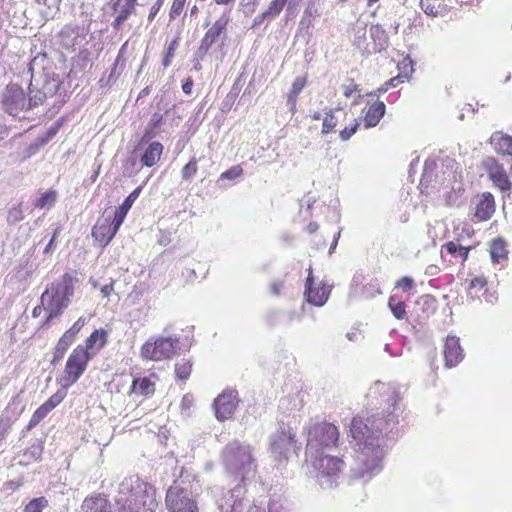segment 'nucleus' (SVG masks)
I'll use <instances>...</instances> for the list:
<instances>
[{"label": "nucleus", "instance_id": "ea45409f", "mask_svg": "<svg viewBox=\"0 0 512 512\" xmlns=\"http://www.w3.org/2000/svg\"><path fill=\"white\" fill-rule=\"evenodd\" d=\"M66 390L67 389H59L56 393H54L52 396H50L48 398L47 401H45L44 403L51 409L53 410L54 408H56L66 397Z\"/></svg>", "mask_w": 512, "mask_h": 512}, {"label": "nucleus", "instance_id": "5fc2aeb1", "mask_svg": "<svg viewBox=\"0 0 512 512\" xmlns=\"http://www.w3.org/2000/svg\"><path fill=\"white\" fill-rule=\"evenodd\" d=\"M284 287H285V283L284 281H276V282H273L271 285H270V292L275 295V296H279L282 294L283 290H284Z\"/></svg>", "mask_w": 512, "mask_h": 512}, {"label": "nucleus", "instance_id": "e433bc0d", "mask_svg": "<svg viewBox=\"0 0 512 512\" xmlns=\"http://www.w3.org/2000/svg\"><path fill=\"white\" fill-rule=\"evenodd\" d=\"M198 171V161L192 157L190 161L181 169L182 179L185 181L191 180Z\"/></svg>", "mask_w": 512, "mask_h": 512}, {"label": "nucleus", "instance_id": "f704fd0d", "mask_svg": "<svg viewBox=\"0 0 512 512\" xmlns=\"http://www.w3.org/2000/svg\"><path fill=\"white\" fill-rule=\"evenodd\" d=\"M46 507H48V500L41 496L29 501L24 507L23 512H42Z\"/></svg>", "mask_w": 512, "mask_h": 512}, {"label": "nucleus", "instance_id": "393cba45", "mask_svg": "<svg viewBox=\"0 0 512 512\" xmlns=\"http://www.w3.org/2000/svg\"><path fill=\"white\" fill-rule=\"evenodd\" d=\"M443 249L452 256L460 257L462 262L467 261L472 246H462L457 241H448L443 245Z\"/></svg>", "mask_w": 512, "mask_h": 512}, {"label": "nucleus", "instance_id": "dca6fc26", "mask_svg": "<svg viewBox=\"0 0 512 512\" xmlns=\"http://www.w3.org/2000/svg\"><path fill=\"white\" fill-rule=\"evenodd\" d=\"M159 377L156 373H151L149 376L135 377L132 380L129 394L143 398H150L156 392V383Z\"/></svg>", "mask_w": 512, "mask_h": 512}, {"label": "nucleus", "instance_id": "bf43d9fd", "mask_svg": "<svg viewBox=\"0 0 512 512\" xmlns=\"http://www.w3.org/2000/svg\"><path fill=\"white\" fill-rule=\"evenodd\" d=\"M59 233H60V229L59 228L55 229L51 240L49 241L47 246L44 248V253L45 254L49 253L53 249L54 243H55L56 238H57Z\"/></svg>", "mask_w": 512, "mask_h": 512}, {"label": "nucleus", "instance_id": "13d9d810", "mask_svg": "<svg viewBox=\"0 0 512 512\" xmlns=\"http://www.w3.org/2000/svg\"><path fill=\"white\" fill-rule=\"evenodd\" d=\"M194 82L192 78L188 77L182 84V90L185 94L190 95L192 93Z\"/></svg>", "mask_w": 512, "mask_h": 512}, {"label": "nucleus", "instance_id": "a19ab883", "mask_svg": "<svg viewBox=\"0 0 512 512\" xmlns=\"http://www.w3.org/2000/svg\"><path fill=\"white\" fill-rule=\"evenodd\" d=\"M128 212L129 210L121 205L115 210L113 220L110 222L117 231L123 224Z\"/></svg>", "mask_w": 512, "mask_h": 512}, {"label": "nucleus", "instance_id": "a211bd4d", "mask_svg": "<svg viewBox=\"0 0 512 512\" xmlns=\"http://www.w3.org/2000/svg\"><path fill=\"white\" fill-rule=\"evenodd\" d=\"M118 231L109 219H99L92 228V236L102 246H107Z\"/></svg>", "mask_w": 512, "mask_h": 512}, {"label": "nucleus", "instance_id": "412c9836", "mask_svg": "<svg viewBox=\"0 0 512 512\" xmlns=\"http://www.w3.org/2000/svg\"><path fill=\"white\" fill-rule=\"evenodd\" d=\"M455 0H420L422 10L431 16H442L452 7Z\"/></svg>", "mask_w": 512, "mask_h": 512}, {"label": "nucleus", "instance_id": "4d7b16f0", "mask_svg": "<svg viewBox=\"0 0 512 512\" xmlns=\"http://www.w3.org/2000/svg\"><path fill=\"white\" fill-rule=\"evenodd\" d=\"M9 428H10L9 420L4 421L3 419H0V443L5 439Z\"/></svg>", "mask_w": 512, "mask_h": 512}, {"label": "nucleus", "instance_id": "39448f33", "mask_svg": "<svg viewBox=\"0 0 512 512\" xmlns=\"http://www.w3.org/2000/svg\"><path fill=\"white\" fill-rule=\"evenodd\" d=\"M222 457L226 466L235 471H241L247 465H251L254 462L251 446L243 445L237 440H234L225 446L222 452Z\"/></svg>", "mask_w": 512, "mask_h": 512}, {"label": "nucleus", "instance_id": "c03bdc74", "mask_svg": "<svg viewBox=\"0 0 512 512\" xmlns=\"http://www.w3.org/2000/svg\"><path fill=\"white\" fill-rule=\"evenodd\" d=\"M359 91V85L354 81V79H348L347 83L342 85V92L346 98L352 97Z\"/></svg>", "mask_w": 512, "mask_h": 512}, {"label": "nucleus", "instance_id": "79ce46f5", "mask_svg": "<svg viewBox=\"0 0 512 512\" xmlns=\"http://www.w3.org/2000/svg\"><path fill=\"white\" fill-rule=\"evenodd\" d=\"M288 0H272L266 9L271 18H275L282 12Z\"/></svg>", "mask_w": 512, "mask_h": 512}, {"label": "nucleus", "instance_id": "6e6552de", "mask_svg": "<svg viewBox=\"0 0 512 512\" xmlns=\"http://www.w3.org/2000/svg\"><path fill=\"white\" fill-rule=\"evenodd\" d=\"M177 343L169 337H160L154 341H147L141 347L143 359L162 361L170 359L176 353Z\"/></svg>", "mask_w": 512, "mask_h": 512}, {"label": "nucleus", "instance_id": "6e6d98bb", "mask_svg": "<svg viewBox=\"0 0 512 512\" xmlns=\"http://www.w3.org/2000/svg\"><path fill=\"white\" fill-rule=\"evenodd\" d=\"M270 17V14L267 13V11H263L261 13H259L253 20V23H252V28H256L258 26H260L265 20L266 18Z\"/></svg>", "mask_w": 512, "mask_h": 512}, {"label": "nucleus", "instance_id": "680f3d73", "mask_svg": "<svg viewBox=\"0 0 512 512\" xmlns=\"http://www.w3.org/2000/svg\"><path fill=\"white\" fill-rule=\"evenodd\" d=\"M44 304H45V303H42V302H41V304H40V305H37L36 307H34V308H33V310H32V316H33V317H38V316H40V315H41V313H42V311H43V309H44V307H43V306H44Z\"/></svg>", "mask_w": 512, "mask_h": 512}, {"label": "nucleus", "instance_id": "4c0bfd02", "mask_svg": "<svg viewBox=\"0 0 512 512\" xmlns=\"http://www.w3.org/2000/svg\"><path fill=\"white\" fill-rule=\"evenodd\" d=\"M178 45H179V38L176 37L167 46L166 53H165V55L163 57V61H162V64L165 68L169 67L172 64V61L175 56V51H176Z\"/></svg>", "mask_w": 512, "mask_h": 512}, {"label": "nucleus", "instance_id": "bb28decb", "mask_svg": "<svg viewBox=\"0 0 512 512\" xmlns=\"http://www.w3.org/2000/svg\"><path fill=\"white\" fill-rule=\"evenodd\" d=\"M307 83L306 77H297L294 82L292 83V87L287 95V102L291 107V111L294 112L296 109V102L298 95L303 90Z\"/></svg>", "mask_w": 512, "mask_h": 512}, {"label": "nucleus", "instance_id": "09e8293b", "mask_svg": "<svg viewBox=\"0 0 512 512\" xmlns=\"http://www.w3.org/2000/svg\"><path fill=\"white\" fill-rule=\"evenodd\" d=\"M408 79L407 75H397L388 81L385 82L382 88H380V91H387L389 88L397 87L399 84L404 83L405 80Z\"/></svg>", "mask_w": 512, "mask_h": 512}, {"label": "nucleus", "instance_id": "69168bd1", "mask_svg": "<svg viewBox=\"0 0 512 512\" xmlns=\"http://www.w3.org/2000/svg\"><path fill=\"white\" fill-rule=\"evenodd\" d=\"M126 19L127 18L124 17L123 15L118 14L117 17L115 18V20L113 21V26L119 27Z\"/></svg>", "mask_w": 512, "mask_h": 512}, {"label": "nucleus", "instance_id": "aec40b11", "mask_svg": "<svg viewBox=\"0 0 512 512\" xmlns=\"http://www.w3.org/2000/svg\"><path fill=\"white\" fill-rule=\"evenodd\" d=\"M386 106L384 102L377 100L371 103L364 114V126L365 128L375 127L385 114Z\"/></svg>", "mask_w": 512, "mask_h": 512}, {"label": "nucleus", "instance_id": "ddd939ff", "mask_svg": "<svg viewBox=\"0 0 512 512\" xmlns=\"http://www.w3.org/2000/svg\"><path fill=\"white\" fill-rule=\"evenodd\" d=\"M496 211L495 198L491 192H482L476 196L474 222L489 220Z\"/></svg>", "mask_w": 512, "mask_h": 512}, {"label": "nucleus", "instance_id": "1a4fd4ad", "mask_svg": "<svg viewBox=\"0 0 512 512\" xmlns=\"http://www.w3.org/2000/svg\"><path fill=\"white\" fill-rule=\"evenodd\" d=\"M332 288L333 285L327 281H315L312 267H309L304 290L305 300L309 304L317 307L323 306L328 301Z\"/></svg>", "mask_w": 512, "mask_h": 512}, {"label": "nucleus", "instance_id": "0e129e2a", "mask_svg": "<svg viewBox=\"0 0 512 512\" xmlns=\"http://www.w3.org/2000/svg\"><path fill=\"white\" fill-rule=\"evenodd\" d=\"M319 226L316 222H310L307 227H306V230L312 234V233H315L317 230H318Z\"/></svg>", "mask_w": 512, "mask_h": 512}, {"label": "nucleus", "instance_id": "423d86ee", "mask_svg": "<svg viewBox=\"0 0 512 512\" xmlns=\"http://www.w3.org/2000/svg\"><path fill=\"white\" fill-rule=\"evenodd\" d=\"M339 439L338 428L328 422L313 425L308 432L307 446L316 450L335 446Z\"/></svg>", "mask_w": 512, "mask_h": 512}, {"label": "nucleus", "instance_id": "4468645a", "mask_svg": "<svg viewBox=\"0 0 512 512\" xmlns=\"http://www.w3.org/2000/svg\"><path fill=\"white\" fill-rule=\"evenodd\" d=\"M109 332L104 328L95 329L85 339L84 344L77 345L82 348L88 357L93 359L108 343Z\"/></svg>", "mask_w": 512, "mask_h": 512}, {"label": "nucleus", "instance_id": "f8f14e48", "mask_svg": "<svg viewBox=\"0 0 512 512\" xmlns=\"http://www.w3.org/2000/svg\"><path fill=\"white\" fill-rule=\"evenodd\" d=\"M236 390H224L213 402L215 416L219 421H225L232 417L238 406Z\"/></svg>", "mask_w": 512, "mask_h": 512}, {"label": "nucleus", "instance_id": "20e7f679", "mask_svg": "<svg viewBox=\"0 0 512 512\" xmlns=\"http://www.w3.org/2000/svg\"><path fill=\"white\" fill-rule=\"evenodd\" d=\"M269 449L276 461L281 464L286 463L288 461V453L291 450L296 452L298 449L297 440L292 428L282 424L271 437Z\"/></svg>", "mask_w": 512, "mask_h": 512}, {"label": "nucleus", "instance_id": "c756f323", "mask_svg": "<svg viewBox=\"0 0 512 512\" xmlns=\"http://www.w3.org/2000/svg\"><path fill=\"white\" fill-rule=\"evenodd\" d=\"M490 255L494 263H499L507 258L506 243L502 238H496L490 245Z\"/></svg>", "mask_w": 512, "mask_h": 512}, {"label": "nucleus", "instance_id": "cd10ccee", "mask_svg": "<svg viewBox=\"0 0 512 512\" xmlns=\"http://www.w3.org/2000/svg\"><path fill=\"white\" fill-rule=\"evenodd\" d=\"M84 505L91 512H111V505L108 500L98 496H92L84 500Z\"/></svg>", "mask_w": 512, "mask_h": 512}, {"label": "nucleus", "instance_id": "864d4df0", "mask_svg": "<svg viewBox=\"0 0 512 512\" xmlns=\"http://www.w3.org/2000/svg\"><path fill=\"white\" fill-rule=\"evenodd\" d=\"M163 3H164V0H156V2L152 5V7L150 9V12H149V15H148V20L149 21H153L154 20V18L158 14L159 10L163 6Z\"/></svg>", "mask_w": 512, "mask_h": 512}, {"label": "nucleus", "instance_id": "a18cd8bd", "mask_svg": "<svg viewBox=\"0 0 512 512\" xmlns=\"http://www.w3.org/2000/svg\"><path fill=\"white\" fill-rule=\"evenodd\" d=\"M24 218L22 207H12L7 214V221L10 224L21 221Z\"/></svg>", "mask_w": 512, "mask_h": 512}, {"label": "nucleus", "instance_id": "473e14b6", "mask_svg": "<svg viewBox=\"0 0 512 512\" xmlns=\"http://www.w3.org/2000/svg\"><path fill=\"white\" fill-rule=\"evenodd\" d=\"M51 411L52 410L45 403H43L32 414L28 423V428L37 426Z\"/></svg>", "mask_w": 512, "mask_h": 512}, {"label": "nucleus", "instance_id": "c9c22d12", "mask_svg": "<svg viewBox=\"0 0 512 512\" xmlns=\"http://www.w3.org/2000/svg\"><path fill=\"white\" fill-rule=\"evenodd\" d=\"M360 121L357 118L352 119L348 125L339 131V137L342 141L349 140L358 130Z\"/></svg>", "mask_w": 512, "mask_h": 512}, {"label": "nucleus", "instance_id": "338daca9", "mask_svg": "<svg viewBox=\"0 0 512 512\" xmlns=\"http://www.w3.org/2000/svg\"><path fill=\"white\" fill-rule=\"evenodd\" d=\"M161 121H162V116H161V115L156 114V115L154 116V119L152 120V122H151V124H150V125H151V127L154 129V128H156V127L161 123Z\"/></svg>", "mask_w": 512, "mask_h": 512}, {"label": "nucleus", "instance_id": "8fccbe9b", "mask_svg": "<svg viewBox=\"0 0 512 512\" xmlns=\"http://www.w3.org/2000/svg\"><path fill=\"white\" fill-rule=\"evenodd\" d=\"M408 79L407 75H397L388 81L385 82L382 88H380V91H387L389 88L397 87L399 84L404 83L405 80Z\"/></svg>", "mask_w": 512, "mask_h": 512}, {"label": "nucleus", "instance_id": "a878e982", "mask_svg": "<svg viewBox=\"0 0 512 512\" xmlns=\"http://www.w3.org/2000/svg\"><path fill=\"white\" fill-rule=\"evenodd\" d=\"M388 307L396 319L403 320L406 318V304L400 296L391 295L388 299Z\"/></svg>", "mask_w": 512, "mask_h": 512}, {"label": "nucleus", "instance_id": "f257e3e1", "mask_svg": "<svg viewBox=\"0 0 512 512\" xmlns=\"http://www.w3.org/2000/svg\"><path fill=\"white\" fill-rule=\"evenodd\" d=\"M75 280L73 273L67 272L59 282L53 283L50 288L43 292L41 302L46 303V309L48 310L46 323L59 316L69 305L70 298L74 294Z\"/></svg>", "mask_w": 512, "mask_h": 512}, {"label": "nucleus", "instance_id": "f03ea898", "mask_svg": "<svg viewBox=\"0 0 512 512\" xmlns=\"http://www.w3.org/2000/svg\"><path fill=\"white\" fill-rule=\"evenodd\" d=\"M91 360L82 348L76 346L68 356L61 376L57 379L61 388L68 389L74 385L85 373Z\"/></svg>", "mask_w": 512, "mask_h": 512}, {"label": "nucleus", "instance_id": "58836bf2", "mask_svg": "<svg viewBox=\"0 0 512 512\" xmlns=\"http://www.w3.org/2000/svg\"><path fill=\"white\" fill-rule=\"evenodd\" d=\"M243 175V168L241 165H235L228 170L221 173L219 180L234 181Z\"/></svg>", "mask_w": 512, "mask_h": 512}, {"label": "nucleus", "instance_id": "0eeeda50", "mask_svg": "<svg viewBox=\"0 0 512 512\" xmlns=\"http://www.w3.org/2000/svg\"><path fill=\"white\" fill-rule=\"evenodd\" d=\"M481 168L492 182L493 186L504 193H510L512 182L502 163L493 156L484 158L481 162Z\"/></svg>", "mask_w": 512, "mask_h": 512}, {"label": "nucleus", "instance_id": "7c9ffc66", "mask_svg": "<svg viewBox=\"0 0 512 512\" xmlns=\"http://www.w3.org/2000/svg\"><path fill=\"white\" fill-rule=\"evenodd\" d=\"M488 285V279L485 275H478L473 277L467 286V293L469 295H476L479 292L486 291Z\"/></svg>", "mask_w": 512, "mask_h": 512}, {"label": "nucleus", "instance_id": "774afa93", "mask_svg": "<svg viewBox=\"0 0 512 512\" xmlns=\"http://www.w3.org/2000/svg\"><path fill=\"white\" fill-rule=\"evenodd\" d=\"M154 137V133L149 130V129H146L145 132H144V135L141 139V142L145 141V140H148V139H151Z\"/></svg>", "mask_w": 512, "mask_h": 512}, {"label": "nucleus", "instance_id": "052dcab7", "mask_svg": "<svg viewBox=\"0 0 512 512\" xmlns=\"http://www.w3.org/2000/svg\"><path fill=\"white\" fill-rule=\"evenodd\" d=\"M370 34H371L372 37H374V36H378L379 34L384 35L385 32L379 26H372L370 28Z\"/></svg>", "mask_w": 512, "mask_h": 512}, {"label": "nucleus", "instance_id": "9d476101", "mask_svg": "<svg viewBox=\"0 0 512 512\" xmlns=\"http://www.w3.org/2000/svg\"><path fill=\"white\" fill-rule=\"evenodd\" d=\"M2 106L5 112L12 116L28 111L27 98L23 88L14 83L7 85L2 99Z\"/></svg>", "mask_w": 512, "mask_h": 512}, {"label": "nucleus", "instance_id": "2eb2a0df", "mask_svg": "<svg viewBox=\"0 0 512 512\" xmlns=\"http://www.w3.org/2000/svg\"><path fill=\"white\" fill-rule=\"evenodd\" d=\"M379 424H374L376 419L371 423V427L368 426L365 419L361 416H355L353 417L350 425V433L351 437L356 440L358 443H364L366 444L370 433H373L374 431H382L383 427L382 425V418H378Z\"/></svg>", "mask_w": 512, "mask_h": 512}, {"label": "nucleus", "instance_id": "3c124183", "mask_svg": "<svg viewBox=\"0 0 512 512\" xmlns=\"http://www.w3.org/2000/svg\"><path fill=\"white\" fill-rule=\"evenodd\" d=\"M142 187L139 186L136 189H134L123 201L121 206L125 207L126 209L130 210L133 203L136 201V199L139 197L141 193Z\"/></svg>", "mask_w": 512, "mask_h": 512}, {"label": "nucleus", "instance_id": "7ed1b4c3", "mask_svg": "<svg viewBox=\"0 0 512 512\" xmlns=\"http://www.w3.org/2000/svg\"><path fill=\"white\" fill-rule=\"evenodd\" d=\"M165 507L168 512H199L197 499L192 492L175 483L166 491Z\"/></svg>", "mask_w": 512, "mask_h": 512}, {"label": "nucleus", "instance_id": "5701e85b", "mask_svg": "<svg viewBox=\"0 0 512 512\" xmlns=\"http://www.w3.org/2000/svg\"><path fill=\"white\" fill-rule=\"evenodd\" d=\"M163 150L164 146L160 142L149 143L141 156V163L146 167H153L160 160Z\"/></svg>", "mask_w": 512, "mask_h": 512}, {"label": "nucleus", "instance_id": "6ab92c4d", "mask_svg": "<svg viewBox=\"0 0 512 512\" xmlns=\"http://www.w3.org/2000/svg\"><path fill=\"white\" fill-rule=\"evenodd\" d=\"M347 117V112L341 108H331L323 117L321 133L327 135L336 131L338 124Z\"/></svg>", "mask_w": 512, "mask_h": 512}, {"label": "nucleus", "instance_id": "603ef678", "mask_svg": "<svg viewBox=\"0 0 512 512\" xmlns=\"http://www.w3.org/2000/svg\"><path fill=\"white\" fill-rule=\"evenodd\" d=\"M137 0H125V4L121 7L119 14L128 18L134 11Z\"/></svg>", "mask_w": 512, "mask_h": 512}, {"label": "nucleus", "instance_id": "e2e57ef3", "mask_svg": "<svg viewBox=\"0 0 512 512\" xmlns=\"http://www.w3.org/2000/svg\"><path fill=\"white\" fill-rule=\"evenodd\" d=\"M113 291V285L110 284V285H104L102 288H101V292L102 294L105 296V297H108L111 292Z\"/></svg>", "mask_w": 512, "mask_h": 512}, {"label": "nucleus", "instance_id": "f3484780", "mask_svg": "<svg viewBox=\"0 0 512 512\" xmlns=\"http://www.w3.org/2000/svg\"><path fill=\"white\" fill-rule=\"evenodd\" d=\"M444 358L446 367L451 368L460 363L464 357L459 338L448 336L444 344Z\"/></svg>", "mask_w": 512, "mask_h": 512}, {"label": "nucleus", "instance_id": "37998d69", "mask_svg": "<svg viewBox=\"0 0 512 512\" xmlns=\"http://www.w3.org/2000/svg\"><path fill=\"white\" fill-rule=\"evenodd\" d=\"M85 324H86V318L79 317L73 323V325L68 330H66L64 333L67 334L68 336H70L72 339L76 340L77 335L82 330V328L85 326Z\"/></svg>", "mask_w": 512, "mask_h": 512}, {"label": "nucleus", "instance_id": "49530a36", "mask_svg": "<svg viewBox=\"0 0 512 512\" xmlns=\"http://www.w3.org/2000/svg\"><path fill=\"white\" fill-rule=\"evenodd\" d=\"M415 287L413 278L410 276H404L397 280L395 288L402 289L404 292H409Z\"/></svg>", "mask_w": 512, "mask_h": 512}, {"label": "nucleus", "instance_id": "c85d7f7f", "mask_svg": "<svg viewBox=\"0 0 512 512\" xmlns=\"http://www.w3.org/2000/svg\"><path fill=\"white\" fill-rule=\"evenodd\" d=\"M75 342L74 339H72L70 336H68L67 334H63L58 342L56 343L55 347H54V352H53V360H52V363H57L59 362L63 357H64V354L66 353V351L68 350V348Z\"/></svg>", "mask_w": 512, "mask_h": 512}, {"label": "nucleus", "instance_id": "4be33fe9", "mask_svg": "<svg viewBox=\"0 0 512 512\" xmlns=\"http://www.w3.org/2000/svg\"><path fill=\"white\" fill-rule=\"evenodd\" d=\"M343 460L338 457L323 456L319 459L317 468L324 476H335L341 472Z\"/></svg>", "mask_w": 512, "mask_h": 512}, {"label": "nucleus", "instance_id": "2f4dec72", "mask_svg": "<svg viewBox=\"0 0 512 512\" xmlns=\"http://www.w3.org/2000/svg\"><path fill=\"white\" fill-rule=\"evenodd\" d=\"M192 371V363L190 360L181 359L175 364V375L179 380H187Z\"/></svg>", "mask_w": 512, "mask_h": 512}, {"label": "nucleus", "instance_id": "de8ad7c7", "mask_svg": "<svg viewBox=\"0 0 512 512\" xmlns=\"http://www.w3.org/2000/svg\"><path fill=\"white\" fill-rule=\"evenodd\" d=\"M187 0H173V3L170 8L169 17L170 19H174L177 16L181 15L184 10L185 4Z\"/></svg>", "mask_w": 512, "mask_h": 512}, {"label": "nucleus", "instance_id": "b1692460", "mask_svg": "<svg viewBox=\"0 0 512 512\" xmlns=\"http://www.w3.org/2000/svg\"><path fill=\"white\" fill-rule=\"evenodd\" d=\"M49 84H45L41 89L29 87V98L27 99L28 109L31 110L36 106L43 105L53 92L48 88Z\"/></svg>", "mask_w": 512, "mask_h": 512}, {"label": "nucleus", "instance_id": "72a5a7b5", "mask_svg": "<svg viewBox=\"0 0 512 512\" xmlns=\"http://www.w3.org/2000/svg\"><path fill=\"white\" fill-rule=\"evenodd\" d=\"M57 198V193L55 190H49L43 193L35 202V207L38 209H43L45 207H51L54 205Z\"/></svg>", "mask_w": 512, "mask_h": 512}, {"label": "nucleus", "instance_id": "9b49d317", "mask_svg": "<svg viewBox=\"0 0 512 512\" xmlns=\"http://www.w3.org/2000/svg\"><path fill=\"white\" fill-rule=\"evenodd\" d=\"M230 22V16L226 13H223L220 17H218L215 22L207 29L204 36L200 41V45L198 48V53L200 55H206L213 44H215L220 37L225 36L227 27Z\"/></svg>", "mask_w": 512, "mask_h": 512}]
</instances>
